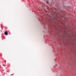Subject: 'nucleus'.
Masks as SVG:
<instances>
[{
    "label": "nucleus",
    "mask_w": 76,
    "mask_h": 76,
    "mask_svg": "<svg viewBox=\"0 0 76 76\" xmlns=\"http://www.w3.org/2000/svg\"><path fill=\"white\" fill-rule=\"evenodd\" d=\"M56 66H57V65L56 64Z\"/></svg>",
    "instance_id": "7ed1b4c3"
},
{
    "label": "nucleus",
    "mask_w": 76,
    "mask_h": 76,
    "mask_svg": "<svg viewBox=\"0 0 76 76\" xmlns=\"http://www.w3.org/2000/svg\"><path fill=\"white\" fill-rule=\"evenodd\" d=\"M4 65H3V66H4Z\"/></svg>",
    "instance_id": "39448f33"
},
{
    "label": "nucleus",
    "mask_w": 76,
    "mask_h": 76,
    "mask_svg": "<svg viewBox=\"0 0 76 76\" xmlns=\"http://www.w3.org/2000/svg\"><path fill=\"white\" fill-rule=\"evenodd\" d=\"M4 66H6L5 65H4Z\"/></svg>",
    "instance_id": "423d86ee"
},
{
    "label": "nucleus",
    "mask_w": 76,
    "mask_h": 76,
    "mask_svg": "<svg viewBox=\"0 0 76 76\" xmlns=\"http://www.w3.org/2000/svg\"><path fill=\"white\" fill-rule=\"evenodd\" d=\"M2 29H3V28H2Z\"/></svg>",
    "instance_id": "20e7f679"
},
{
    "label": "nucleus",
    "mask_w": 76,
    "mask_h": 76,
    "mask_svg": "<svg viewBox=\"0 0 76 76\" xmlns=\"http://www.w3.org/2000/svg\"><path fill=\"white\" fill-rule=\"evenodd\" d=\"M4 34L5 35H8V32L7 31H6L4 32Z\"/></svg>",
    "instance_id": "f257e3e1"
},
{
    "label": "nucleus",
    "mask_w": 76,
    "mask_h": 76,
    "mask_svg": "<svg viewBox=\"0 0 76 76\" xmlns=\"http://www.w3.org/2000/svg\"><path fill=\"white\" fill-rule=\"evenodd\" d=\"M47 4H48V1H47L46 2Z\"/></svg>",
    "instance_id": "f03ea898"
}]
</instances>
